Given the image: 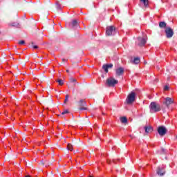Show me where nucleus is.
Returning <instances> with one entry per match:
<instances>
[{
    "mask_svg": "<svg viewBox=\"0 0 177 177\" xmlns=\"http://www.w3.org/2000/svg\"><path fill=\"white\" fill-rule=\"evenodd\" d=\"M150 113H158L161 110V106L156 102H152L149 105Z\"/></svg>",
    "mask_w": 177,
    "mask_h": 177,
    "instance_id": "1",
    "label": "nucleus"
},
{
    "mask_svg": "<svg viewBox=\"0 0 177 177\" xmlns=\"http://www.w3.org/2000/svg\"><path fill=\"white\" fill-rule=\"evenodd\" d=\"M136 99V93L135 92L132 91L131 93H129L126 99V103L127 104H132L133 102H135V100Z\"/></svg>",
    "mask_w": 177,
    "mask_h": 177,
    "instance_id": "2",
    "label": "nucleus"
},
{
    "mask_svg": "<svg viewBox=\"0 0 177 177\" xmlns=\"http://www.w3.org/2000/svg\"><path fill=\"white\" fill-rule=\"evenodd\" d=\"M106 84L107 86L114 87L115 85H117V84H118V80L114 79V77H111L106 80Z\"/></svg>",
    "mask_w": 177,
    "mask_h": 177,
    "instance_id": "3",
    "label": "nucleus"
},
{
    "mask_svg": "<svg viewBox=\"0 0 177 177\" xmlns=\"http://www.w3.org/2000/svg\"><path fill=\"white\" fill-rule=\"evenodd\" d=\"M106 35L111 36V35H115V27L114 26H111L106 27Z\"/></svg>",
    "mask_w": 177,
    "mask_h": 177,
    "instance_id": "4",
    "label": "nucleus"
},
{
    "mask_svg": "<svg viewBox=\"0 0 177 177\" xmlns=\"http://www.w3.org/2000/svg\"><path fill=\"white\" fill-rule=\"evenodd\" d=\"M167 38H172L174 37V30L171 27H166L165 30Z\"/></svg>",
    "mask_w": 177,
    "mask_h": 177,
    "instance_id": "5",
    "label": "nucleus"
},
{
    "mask_svg": "<svg viewBox=\"0 0 177 177\" xmlns=\"http://www.w3.org/2000/svg\"><path fill=\"white\" fill-rule=\"evenodd\" d=\"M158 133L160 136H165L167 134V128L164 126H160L158 128Z\"/></svg>",
    "mask_w": 177,
    "mask_h": 177,
    "instance_id": "6",
    "label": "nucleus"
},
{
    "mask_svg": "<svg viewBox=\"0 0 177 177\" xmlns=\"http://www.w3.org/2000/svg\"><path fill=\"white\" fill-rule=\"evenodd\" d=\"M172 103H174V100L169 97L165 98V100L163 102V104H165L167 107H169V104H172Z\"/></svg>",
    "mask_w": 177,
    "mask_h": 177,
    "instance_id": "7",
    "label": "nucleus"
},
{
    "mask_svg": "<svg viewBox=\"0 0 177 177\" xmlns=\"http://www.w3.org/2000/svg\"><path fill=\"white\" fill-rule=\"evenodd\" d=\"M115 73L118 77H120L124 74V73H125V69L122 67H119L115 70Z\"/></svg>",
    "mask_w": 177,
    "mask_h": 177,
    "instance_id": "8",
    "label": "nucleus"
},
{
    "mask_svg": "<svg viewBox=\"0 0 177 177\" xmlns=\"http://www.w3.org/2000/svg\"><path fill=\"white\" fill-rule=\"evenodd\" d=\"M138 41L139 46H145V45H146V42H147L146 38L138 37Z\"/></svg>",
    "mask_w": 177,
    "mask_h": 177,
    "instance_id": "9",
    "label": "nucleus"
},
{
    "mask_svg": "<svg viewBox=\"0 0 177 177\" xmlns=\"http://www.w3.org/2000/svg\"><path fill=\"white\" fill-rule=\"evenodd\" d=\"M157 174H158V175H160V176H163V175H165V169L158 167Z\"/></svg>",
    "mask_w": 177,
    "mask_h": 177,
    "instance_id": "10",
    "label": "nucleus"
},
{
    "mask_svg": "<svg viewBox=\"0 0 177 177\" xmlns=\"http://www.w3.org/2000/svg\"><path fill=\"white\" fill-rule=\"evenodd\" d=\"M77 26H78V21L75 19L73 20L72 22L69 24V27H71V28H74V27H77Z\"/></svg>",
    "mask_w": 177,
    "mask_h": 177,
    "instance_id": "11",
    "label": "nucleus"
},
{
    "mask_svg": "<svg viewBox=\"0 0 177 177\" xmlns=\"http://www.w3.org/2000/svg\"><path fill=\"white\" fill-rule=\"evenodd\" d=\"M159 27H160V28H167V23L164 22V21H161L159 23Z\"/></svg>",
    "mask_w": 177,
    "mask_h": 177,
    "instance_id": "12",
    "label": "nucleus"
},
{
    "mask_svg": "<svg viewBox=\"0 0 177 177\" xmlns=\"http://www.w3.org/2000/svg\"><path fill=\"white\" fill-rule=\"evenodd\" d=\"M145 129L147 133H150L151 132H153V128H151V127H145Z\"/></svg>",
    "mask_w": 177,
    "mask_h": 177,
    "instance_id": "13",
    "label": "nucleus"
},
{
    "mask_svg": "<svg viewBox=\"0 0 177 177\" xmlns=\"http://www.w3.org/2000/svg\"><path fill=\"white\" fill-rule=\"evenodd\" d=\"M140 1L143 3L145 8H147V6H149V0H140Z\"/></svg>",
    "mask_w": 177,
    "mask_h": 177,
    "instance_id": "14",
    "label": "nucleus"
},
{
    "mask_svg": "<svg viewBox=\"0 0 177 177\" xmlns=\"http://www.w3.org/2000/svg\"><path fill=\"white\" fill-rule=\"evenodd\" d=\"M120 121L122 124H127L128 122V119L126 117H122L120 118Z\"/></svg>",
    "mask_w": 177,
    "mask_h": 177,
    "instance_id": "15",
    "label": "nucleus"
},
{
    "mask_svg": "<svg viewBox=\"0 0 177 177\" xmlns=\"http://www.w3.org/2000/svg\"><path fill=\"white\" fill-rule=\"evenodd\" d=\"M133 63L134 64H139V63H140V58L139 57L134 58Z\"/></svg>",
    "mask_w": 177,
    "mask_h": 177,
    "instance_id": "16",
    "label": "nucleus"
},
{
    "mask_svg": "<svg viewBox=\"0 0 177 177\" xmlns=\"http://www.w3.org/2000/svg\"><path fill=\"white\" fill-rule=\"evenodd\" d=\"M79 104L80 107H82L83 106H85V104H86V102H85V100H80L79 102Z\"/></svg>",
    "mask_w": 177,
    "mask_h": 177,
    "instance_id": "17",
    "label": "nucleus"
},
{
    "mask_svg": "<svg viewBox=\"0 0 177 177\" xmlns=\"http://www.w3.org/2000/svg\"><path fill=\"white\" fill-rule=\"evenodd\" d=\"M56 8H57V10H62V5L59 4V2L56 3Z\"/></svg>",
    "mask_w": 177,
    "mask_h": 177,
    "instance_id": "18",
    "label": "nucleus"
},
{
    "mask_svg": "<svg viewBox=\"0 0 177 177\" xmlns=\"http://www.w3.org/2000/svg\"><path fill=\"white\" fill-rule=\"evenodd\" d=\"M102 68L105 71V73H109V68L106 64L103 65Z\"/></svg>",
    "mask_w": 177,
    "mask_h": 177,
    "instance_id": "19",
    "label": "nucleus"
},
{
    "mask_svg": "<svg viewBox=\"0 0 177 177\" xmlns=\"http://www.w3.org/2000/svg\"><path fill=\"white\" fill-rule=\"evenodd\" d=\"M9 26H11V27H19V24L13 22V23L9 24Z\"/></svg>",
    "mask_w": 177,
    "mask_h": 177,
    "instance_id": "20",
    "label": "nucleus"
},
{
    "mask_svg": "<svg viewBox=\"0 0 177 177\" xmlns=\"http://www.w3.org/2000/svg\"><path fill=\"white\" fill-rule=\"evenodd\" d=\"M67 149H68V150H70L71 151H73V145L68 144Z\"/></svg>",
    "mask_w": 177,
    "mask_h": 177,
    "instance_id": "21",
    "label": "nucleus"
},
{
    "mask_svg": "<svg viewBox=\"0 0 177 177\" xmlns=\"http://www.w3.org/2000/svg\"><path fill=\"white\" fill-rule=\"evenodd\" d=\"M57 82H58L59 85H63V84H64L63 80H57Z\"/></svg>",
    "mask_w": 177,
    "mask_h": 177,
    "instance_id": "22",
    "label": "nucleus"
},
{
    "mask_svg": "<svg viewBox=\"0 0 177 177\" xmlns=\"http://www.w3.org/2000/svg\"><path fill=\"white\" fill-rule=\"evenodd\" d=\"M68 95H66V97H65V100L64 101V103H67V102H68Z\"/></svg>",
    "mask_w": 177,
    "mask_h": 177,
    "instance_id": "23",
    "label": "nucleus"
},
{
    "mask_svg": "<svg viewBox=\"0 0 177 177\" xmlns=\"http://www.w3.org/2000/svg\"><path fill=\"white\" fill-rule=\"evenodd\" d=\"M80 110L82 111V110H88V108H86V106H80Z\"/></svg>",
    "mask_w": 177,
    "mask_h": 177,
    "instance_id": "24",
    "label": "nucleus"
},
{
    "mask_svg": "<svg viewBox=\"0 0 177 177\" xmlns=\"http://www.w3.org/2000/svg\"><path fill=\"white\" fill-rule=\"evenodd\" d=\"M24 44H26V41H24V40H21L19 42V45H24Z\"/></svg>",
    "mask_w": 177,
    "mask_h": 177,
    "instance_id": "25",
    "label": "nucleus"
},
{
    "mask_svg": "<svg viewBox=\"0 0 177 177\" xmlns=\"http://www.w3.org/2000/svg\"><path fill=\"white\" fill-rule=\"evenodd\" d=\"M62 115H64V114H68V110H65L62 113Z\"/></svg>",
    "mask_w": 177,
    "mask_h": 177,
    "instance_id": "26",
    "label": "nucleus"
},
{
    "mask_svg": "<svg viewBox=\"0 0 177 177\" xmlns=\"http://www.w3.org/2000/svg\"><path fill=\"white\" fill-rule=\"evenodd\" d=\"M106 66L108 67V68H112L113 64H106Z\"/></svg>",
    "mask_w": 177,
    "mask_h": 177,
    "instance_id": "27",
    "label": "nucleus"
},
{
    "mask_svg": "<svg viewBox=\"0 0 177 177\" xmlns=\"http://www.w3.org/2000/svg\"><path fill=\"white\" fill-rule=\"evenodd\" d=\"M70 81H71V82H77V80H75L73 77L70 79Z\"/></svg>",
    "mask_w": 177,
    "mask_h": 177,
    "instance_id": "28",
    "label": "nucleus"
},
{
    "mask_svg": "<svg viewBox=\"0 0 177 177\" xmlns=\"http://www.w3.org/2000/svg\"><path fill=\"white\" fill-rule=\"evenodd\" d=\"M169 89V87L167 85L165 86L164 91H168Z\"/></svg>",
    "mask_w": 177,
    "mask_h": 177,
    "instance_id": "29",
    "label": "nucleus"
},
{
    "mask_svg": "<svg viewBox=\"0 0 177 177\" xmlns=\"http://www.w3.org/2000/svg\"><path fill=\"white\" fill-rule=\"evenodd\" d=\"M33 49H38V46H33Z\"/></svg>",
    "mask_w": 177,
    "mask_h": 177,
    "instance_id": "30",
    "label": "nucleus"
},
{
    "mask_svg": "<svg viewBox=\"0 0 177 177\" xmlns=\"http://www.w3.org/2000/svg\"><path fill=\"white\" fill-rule=\"evenodd\" d=\"M162 153H165V149H162Z\"/></svg>",
    "mask_w": 177,
    "mask_h": 177,
    "instance_id": "31",
    "label": "nucleus"
},
{
    "mask_svg": "<svg viewBox=\"0 0 177 177\" xmlns=\"http://www.w3.org/2000/svg\"><path fill=\"white\" fill-rule=\"evenodd\" d=\"M107 162L109 163V164H111V160H107Z\"/></svg>",
    "mask_w": 177,
    "mask_h": 177,
    "instance_id": "32",
    "label": "nucleus"
},
{
    "mask_svg": "<svg viewBox=\"0 0 177 177\" xmlns=\"http://www.w3.org/2000/svg\"><path fill=\"white\" fill-rule=\"evenodd\" d=\"M62 62H67V59H62Z\"/></svg>",
    "mask_w": 177,
    "mask_h": 177,
    "instance_id": "33",
    "label": "nucleus"
},
{
    "mask_svg": "<svg viewBox=\"0 0 177 177\" xmlns=\"http://www.w3.org/2000/svg\"><path fill=\"white\" fill-rule=\"evenodd\" d=\"M113 162L115 164V160H113Z\"/></svg>",
    "mask_w": 177,
    "mask_h": 177,
    "instance_id": "34",
    "label": "nucleus"
},
{
    "mask_svg": "<svg viewBox=\"0 0 177 177\" xmlns=\"http://www.w3.org/2000/svg\"><path fill=\"white\" fill-rule=\"evenodd\" d=\"M25 177H31V176H26Z\"/></svg>",
    "mask_w": 177,
    "mask_h": 177,
    "instance_id": "35",
    "label": "nucleus"
},
{
    "mask_svg": "<svg viewBox=\"0 0 177 177\" xmlns=\"http://www.w3.org/2000/svg\"><path fill=\"white\" fill-rule=\"evenodd\" d=\"M66 72L68 73V70H67Z\"/></svg>",
    "mask_w": 177,
    "mask_h": 177,
    "instance_id": "36",
    "label": "nucleus"
},
{
    "mask_svg": "<svg viewBox=\"0 0 177 177\" xmlns=\"http://www.w3.org/2000/svg\"><path fill=\"white\" fill-rule=\"evenodd\" d=\"M176 138H177V136H176Z\"/></svg>",
    "mask_w": 177,
    "mask_h": 177,
    "instance_id": "37",
    "label": "nucleus"
}]
</instances>
